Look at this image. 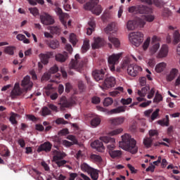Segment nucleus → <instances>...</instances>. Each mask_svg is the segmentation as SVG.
<instances>
[{
    "instance_id": "54",
    "label": "nucleus",
    "mask_w": 180,
    "mask_h": 180,
    "mask_svg": "<svg viewBox=\"0 0 180 180\" xmlns=\"http://www.w3.org/2000/svg\"><path fill=\"white\" fill-rule=\"evenodd\" d=\"M146 63L148 67H151L153 68V67H154V65H155V58H150L146 60Z\"/></svg>"
},
{
    "instance_id": "34",
    "label": "nucleus",
    "mask_w": 180,
    "mask_h": 180,
    "mask_svg": "<svg viewBox=\"0 0 180 180\" xmlns=\"http://www.w3.org/2000/svg\"><path fill=\"white\" fill-rule=\"evenodd\" d=\"M99 140L101 141H103V143H105V144H109L110 143H115V138L109 137V136H101L99 138Z\"/></svg>"
},
{
    "instance_id": "21",
    "label": "nucleus",
    "mask_w": 180,
    "mask_h": 180,
    "mask_svg": "<svg viewBox=\"0 0 180 180\" xmlns=\"http://www.w3.org/2000/svg\"><path fill=\"white\" fill-rule=\"evenodd\" d=\"M68 59V53L67 52H63V53H57L55 56V60L58 63H65Z\"/></svg>"
},
{
    "instance_id": "27",
    "label": "nucleus",
    "mask_w": 180,
    "mask_h": 180,
    "mask_svg": "<svg viewBox=\"0 0 180 180\" xmlns=\"http://www.w3.org/2000/svg\"><path fill=\"white\" fill-rule=\"evenodd\" d=\"M166 68H167V63L161 62L158 63L155 65V72H158V74H160V72H163V71H165Z\"/></svg>"
},
{
    "instance_id": "64",
    "label": "nucleus",
    "mask_w": 180,
    "mask_h": 180,
    "mask_svg": "<svg viewBox=\"0 0 180 180\" xmlns=\"http://www.w3.org/2000/svg\"><path fill=\"white\" fill-rule=\"evenodd\" d=\"M1 157H10L11 156V152L9 150L5 148L4 151L1 153Z\"/></svg>"
},
{
    "instance_id": "12",
    "label": "nucleus",
    "mask_w": 180,
    "mask_h": 180,
    "mask_svg": "<svg viewBox=\"0 0 180 180\" xmlns=\"http://www.w3.org/2000/svg\"><path fill=\"white\" fill-rule=\"evenodd\" d=\"M169 52V48L167 44H162L158 53L156 54V58H165L168 57V53Z\"/></svg>"
},
{
    "instance_id": "6",
    "label": "nucleus",
    "mask_w": 180,
    "mask_h": 180,
    "mask_svg": "<svg viewBox=\"0 0 180 180\" xmlns=\"http://www.w3.org/2000/svg\"><path fill=\"white\" fill-rule=\"evenodd\" d=\"M144 25H146V22L139 18H136V20H129L127 22V29L129 31L135 30L137 26H139V27H144Z\"/></svg>"
},
{
    "instance_id": "56",
    "label": "nucleus",
    "mask_w": 180,
    "mask_h": 180,
    "mask_svg": "<svg viewBox=\"0 0 180 180\" xmlns=\"http://www.w3.org/2000/svg\"><path fill=\"white\" fill-rule=\"evenodd\" d=\"M28 10L33 16H37V15H39V9H37L36 7L29 8Z\"/></svg>"
},
{
    "instance_id": "53",
    "label": "nucleus",
    "mask_w": 180,
    "mask_h": 180,
    "mask_svg": "<svg viewBox=\"0 0 180 180\" xmlns=\"http://www.w3.org/2000/svg\"><path fill=\"white\" fill-rule=\"evenodd\" d=\"M66 139L68 140H70L71 142V143L72 144V146H74V144H78V140L77 139V138L73 136V135H68Z\"/></svg>"
},
{
    "instance_id": "19",
    "label": "nucleus",
    "mask_w": 180,
    "mask_h": 180,
    "mask_svg": "<svg viewBox=\"0 0 180 180\" xmlns=\"http://www.w3.org/2000/svg\"><path fill=\"white\" fill-rule=\"evenodd\" d=\"M124 120H126L124 117H117L115 118H110L109 122L113 126H120V124H123L124 123Z\"/></svg>"
},
{
    "instance_id": "38",
    "label": "nucleus",
    "mask_w": 180,
    "mask_h": 180,
    "mask_svg": "<svg viewBox=\"0 0 180 180\" xmlns=\"http://www.w3.org/2000/svg\"><path fill=\"white\" fill-rule=\"evenodd\" d=\"M139 19H141V20L145 22V24H146V22H153V20H154V19H155V17H154V15H142L141 18H139Z\"/></svg>"
},
{
    "instance_id": "63",
    "label": "nucleus",
    "mask_w": 180,
    "mask_h": 180,
    "mask_svg": "<svg viewBox=\"0 0 180 180\" xmlns=\"http://www.w3.org/2000/svg\"><path fill=\"white\" fill-rule=\"evenodd\" d=\"M50 77H51L50 72H45L41 77V81H49Z\"/></svg>"
},
{
    "instance_id": "44",
    "label": "nucleus",
    "mask_w": 180,
    "mask_h": 180,
    "mask_svg": "<svg viewBox=\"0 0 180 180\" xmlns=\"http://www.w3.org/2000/svg\"><path fill=\"white\" fill-rule=\"evenodd\" d=\"M16 117H19V115L15 112L11 113V117L9 118V120L12 124H16V123H18V122L16 121Z\"/></svg>"
},
{
    "instance_id": "59",
    "label": "nucleus",
    "mask_w": 180,
    "mask_h": 180,
    "mask_svg": "<svg viewBox=\"0 0 180 180\" xmlns=\"http://www.w3.org/2000/svg\"><path fill=\"white\" fill-rule=\"evenodd\" d=\"M4 52L6 54H9L10 56H13V46H7L4 49Z\"/></svg>"
},
{
    "instance_id": "5",
    "label": "nucleus",
    "mask_w": 180,
    "mask_h": 180,
    "mask_svg": "<svg viewBox=\"0 0 180 180\" xmlns=\"http://www.w3.org/2000/svg\"><path fill=\"white\" fill-rule=\"evenodd\" d=\"M84 65V62H82V59L79 57V54H76L75 56V59L72 60L69 68L70 70H76V71H81L82 66Z\"/></svg>"
},
{
    "instance_id": "47",
    "label": "nucleus",
    "mask_w": 180,
    "mask_h": 180,
    "mask_svg": "<svg viewBox=\"0 0 180 180\" xmlns=\"http://www.w3.org/2000/svg\"><path fill=\"white\" fill-rule=\"evenodd\" d=\"M48 30H50L51 34H58L60 33V28L58 27H48Z\"/></svg>"
},
{
    "instance_id": "48",
    "label": "nucleus",
    "mask_w": 180,
    "mask_h": 180,
    "mask_svg": "<svg viewBox=\"0 0 180 180\" xmlns=\"http://www.w3.org/2000/svg\"><path fill=\"white\" fill-rule=\"evenodd\" d=\"M116 148V139H115V142H110L107 145V150L108 153L110 151H113Z\"/></svg>"
},
{
    "instance_id": "20",
    "label": "nucleus",
    "mask_w": 180,
    "mask_h": 180,
    "mask_svg": "<svg viewBox=\"0 0 180 180\" xmlns=\"http://www.w3.org/2000/svg\"><path fill=\"white\" fill-rule=\"evenodd\" d=\"M51 147L52 145L50 142H45L39 146L37 151L38 153H41V151H45L46 153H49L51 151Z\"/></svg>"
},
{
    "instance_id": "40",
    "label": "nucleus",
    "mask_w": 180,
    "mask_h": 180,
    "mask_svg": "<svg viewBox=\"0 0 180 180\" xmlns=\"http://www.w3.org/2000/svg\"><path fill=\"white\" fill-rule=\"evenodd\" d=\"M80 167L82 171H84V172H87V174H89L91 170L93 169L92 167H90L89 165L86 163L82 164Z\"/></svg>"
},
{
    "instance_id": "60",
    "label": "nucleus",
    "mask_w": 180,
    "mask_h": 180,
    "mask_svg": "<svg viewBox=\"0 0 180 180\" xmlns=\"http://www.w3.org/2000/svg\"><path fill=\"white\" fill-rule=\"evenodd\" d=\"M155 94V89L152 88L149 91H148V96H147L148 99H152Z\"/></svg>"
},
{
    "instance_id": "52",
    "label": "nucleus",
    "mask_w": 180,
    "mask_h": 180,
    "mask_svg": "<svg viewBox=\"0 0 180 180\" xmlns=\"http://www.w3.org/2000/svg\"><path fill=\"white\" fill-rule=\"evenodd\" d=\"M41 112V116H49V115H51V110L47 107H43Z\"/></svg>"
},
{
    "instance_id": "16",
    "label": "nucleus",
    "mask_w": 180,
    "mask_h": 180,
    "mask_svg": "<svg viewBox=\"0 0 180 180\" xmlns=\"http://www.w3.org/2000/svg\"><path fill=\"white\" fill-rule=\"evenodd\" d=\"M117 30H119V27H117V25L115 22L108 24L104 30L106 34H109L110 32L115 34L117 33Z\"/></svg>"
},
{
    "instance_id": "17",
    "label": "nucleus",
    "mask_w": 180,
    "mask_h": 180,
    "mask_svg": "<svg viewBox=\"0 0 180 180\" xmlns=\"http://www.w3.org/2000/svg\"><path fill=\"white\" fill-rule=\"evenodd\" d=\"M91 147L92 148H95L99 153H103L105 151V146H103V143L99 140L94 141L91 143Z\"/></svg>"
},
{
    "instance_id": "39",
    "label": "nucleus",
    "mask_w": 180,
    "mask_h": 180,
    "mask_svg": "<svg viewBox=\"0 0 180 180\" xmlns=\"http://www.w3.org/2000/svg\"><path fill=\"white\" fill-rule=\"evenodd\" d=\"M109 154L112 158H119V157H122L121 150H111Z\"/></svg>"
},
{
    "instance_id": "33",
    "label": "nucleus",
    "mask_w": 180,
    "mask_h": 180,
    "mask_svg": "<svg viewBox=\"0 0 180 180\" xmlns=\"http://www.w3.org/2000/svg\"><path fill=\"white\" fill-rule=\"evenodd\" d=\"M89 175H90L91 179L98 180V179L99 178V171L93 168L90 170Z\"/></svg>"
},
{
    "instance_id": "11",
    "label": "nucleus",
    "mask_w": 180,
    "mask_h": 180,
    "mask_svg": "<svg viewBox=\"0 0 180 180\" xmlns=\"http://www.w3.org/2000/svg\"><path fill=\"white\" fill-rule=\"evenodd\" d=\"M115 85H116V79L114 77H109L105 79L104 83L102 86H100V88L103 90L109 89V88H112Z\"/></svg>"
},
{
    "instance_id": "9",
    "label": "nucleus",
    "mask_w": 180,
    "mask_h": 180,
    "mask_svg": "<svg viewBox=\"0 0 180 180\" xmlns=\"http://www.w3.org/2000/svg\"><path fill=\"white\" fill-rule=\"evenodd\" d=\"M142 71L143 68L141 66L134 64L129 65L127 69V72L130 77H137L139 72Z\"/></svg>"
},
{
    "instance_id": "15",
    "label": "nucleus",
    "mask_w": 180,
    "mask_h": 180,
    "mask_svg": "<svg viewBox=\"0 0 180 180\" xmlns=\"http://www.w3.org/2000/svg\"><path fill=\"white\" fill-rule=\"evenodd\" d=\"M179 75V70L176 68H172L169 70V73L166 75V80L171 82L175 79Z\"/></svg>"
},
{
    "instance_id": "32",
    "label": "nucleus",
    "mask_w": 180,
    "mask_h": 180,
    "mask_svg": "<svg viewBox=\"0 0 180 180\" xmlns=\"http://www.w3.org/2000/svg\"><path fill=\"white\" fill-rule=\"evenodd\" d=\"M101 122H102V120H101L99 117H96L90 121V124L94 129H95L101 124Z\"/></svg>"
},
{
    "instance_id": "51",
    "label": "nucleus",
    "mask_w": 180,
    "mask_h": 180,
    "mask_svg": "<svg viewBox=\"0 0 180 180\" xmlns=\"http://www.w3.org/2000/svg\"><path fill=\"white\" fill-rule=\"evenodd\" d=\"M69 39H70V43H72V44L73 46H75V44H77V43L78 41V39H77V35L72 33V34H70Z\"/></svg>"
},
{
    "instance_id": "26",
    "label": "nucleus",
    "mask_w": 180,
    "mask_h": 180,
    "mask_svg": "<svg viewBox=\"0 0 180 180\" xmlns=\"http://www.w3.org/2000/svg\"><path fill=\"white\" fill-rule=\"evenodd\" d=\"M160 47H161V44L160 42L154 43L149 48V53L150 56H154V54L157 53L158 50H160Z\"/></svg>"
},
{
    "instance_id": "22",
    "label": "nucleus",
    "mask_w": 180,
    "mask_h": 180,
    "mask_svg": "<svg viewBox=\"0 0 180 180\" xmlns=\"http://www.w3.org/2000/svg\"><path fill=\"white\" fill-rule=\"evenodd\" d=\"M105 45V40L101 37L94 38V41L91 44L92 49H99V47H102V46Z\"/></svg>"
},
{
    "instance_id": "50",
    "label": "nucleus",
    "mask_w": 180,
    "mask_h": 180,
    "mask_svg": "<svg viewBox=\"0 0 180 180\" xmlns=\"http://www.w3.org/2000/svg\"><path fill=\"white\" fill-rule=\"evenodd\" d=\"M103 106H110L113 103V99L110 97L105 98L103 101Z\"/></svg>"
},
{
    "instance_id": "8",
    "label": "nucleus",
    "mask_w": 180,
    "mask_h": 180,
    "mask_svg": "<svg viewBox=\"0 0 180 180\" xmlns=\"http://www.w3.org/2000/svg\"><path fill=\"white\" fill-rule=\"evenodd\" d=\"M144 116L149 119V122H154L160 117V109H156L155 111L153 108L146 110L143 112Z\"/></svg>"
},
{
    "instance_id": "36",
    "label": "nucleus",
    "mask_w": 180,
    "mask_h": 180,
    "mask_svg": "<svg viewBox=\"0 0 180 180\" xmlns=\"http://www.w3.org/2000/svg\"><path fill=\"white\" fill-rule=\"evenodd\" d=\"M148 91H150V86H146L145 87H143L141 90H138V95L142 97H145L147 94H148Z\"/></svg>"
},
{
    "instance_id": "25",
    "label": "nucleus",
    "mask_w": 180,
    "mask_h": 180,
    "mask_svg": "<svg viewBox=\"0 0 180 180\" xmlns=\"http://www.w3.org/2000/svg\"><path fill=\"white\" fill-rule=\"evenodd\" d=\"M51 56H53V53L51 52H49L46 54L41 53L39 55V58L42 64H44L45 65L49 64V59L51 58Z\"/></svg>"
},
{
    "instance_id": "37",
    "label": "nucleus",
    "mask_w": 180,
    "mask_h": 180,
    "mask_svg": "<svg viewBox=\"0 0 180 180\" xmlns=\"http://www.w3.org/2000/svg\"><path fill=\"white\" fill-rule=\"evenodd\" d=\"M89 47H91V45L89 44V40L86 39H84L83 42V46L82 47V53H86V51L89 50Z\"/></svg>"
},
{
    "instance_id": "4",
    "label": "nucleus",
    "mask_w": 180,
    "mask_h": 180,
    "mask_svg": "<svg viewBox=\"0 0 180 180\" xmlns=\"http://www.w3.org/2000/svg\"><path fill=\"white\" fill-rule=\"evenodd\" d=\"M122 53H112L108 57V63L109 68L110 71H112V72H115V71H116V68L115 67V65H116V64H119V60H120V57H122Z\"/></svg>"
},
{
    "instance_id": "35",
    "label": "nucleus",
    "mask_w": 180,
    "mask_h": 180,
    "mask_svg": "<svg viewBox=\"0 0 180 180\" xmlns=\"http://www.w3.org/2000/svg\"><path fill=\"white\" fill-rule=\"evenodd\" d=\"M153 138L150 137H145L143 140V143L146 148H150L151 147V145L153 144Z\"/></svg>"
},
{
    "instance_id": "29",
    "label": "nucleus",
    "mask_w": 180,
    "mask_h": 180,
    "mask_svg": "<svg viewBox=\"0 0 180 180\" xmlns=\"http://www.w3.org/2000/svg\"><path fill=\"white\" fill-rule=\"evenodd\" d=\"M103 75H105V73L103 72V70H94L93 72V77L94 79L96 81H101V79H103Z\"/></svg>"
},
{
    "instance_id": "13",
    "label": "nucleus",
    "mask_w": 180,
    "mask_h": 180,
    "mask_svg": "<svg viewBox=\"0 0 180 180\" xmlns=\"http://www.w3.org/2000/svg\"><path fill=\"white\" fill-rule=\"evenodd\" d=\"M55 6L56 8H55V12L56 15H58L59 19L61 22V23L65 26L67 27V21H65V18H68V14L67 13H63V10L57 6V4H55Z\"/></svg>"
},
{
    "instance_id": "41",
    "label": "nucleus",
    "mask_w": 180,
    "mask_h": 180,
    "mask_svg": "<svg viewBox=\"0 0 180 180\" xmlns=\"http://www.w3.org/2000/svg\"><path fill=\"white\" fill-rule=\"evenodd\" d=\"M16 39L20 40V41H23V43H25V44H29V43H30V41L27 39V38H26V37L22 34H18L16 36Z\"/></svg>"
},
{
    "instance_id": "61",
    "label": "nucleus",
    "mask_w": 180,
    "mask_h": 180,
    "mask_svg": "<svg viewBox=\"0 0 180 180\" xmlns=\"http://www.w3.org/2000/svg\"><path fill=\"white\" fill-rule=\"evenodd\" d=\"M158 124H160V126H169V123L168 121H166L165 120H160L157 122Z\"/></svg>"
},
{
    "instance_id": "1",
    "label": "nucleus",
    "mask_w": 180,
    "mask_h": 180,
    "mask_svg": "<svg viewBox=\"0 0 180 180\" xmlns=\"http://www.w3.org/2000/svg\"><path fill=\"white\" fill-rule=\"evenodd\" d=\"M122 141H120L119 146L120 148L128 151L131 154H136L139 151V147H137V141L134 138L131 137V135L129 134H124L121 136Z\"/></svg>"
},
{
    "instance_id": "62",
    "label": "nucleus",
    "mask_w": 180,
    "mask_h": 180,
    "mask_svg": "<svg viewBox=\"0 0 180 180\" xmlns=\"http://www.w3.org/2000/svg\"><path fill=\"white\" fill-rule=\"evenodd\" d=\"M58 72V66L56 65L51 67L49 70L50 74H56V72Z\"/></svg>"
},
{
    "instance_id": "10",
    "label": "nucleus",
    "mask_w": 180,
    "mask_h": 180,
    "mask_svg": "<svg viewBox=\"0 0 180 180\" xmlns=\"http://www.w3.org/2000/svg\"><path fill=\"white\" fill-rule=\"evenodd\" d=\"M40 20L41 23H42V25H45V26L54 25V18L47 13L40 15Z\"/></svg>"
},
{
    "instance_id": "55",
    "label": "nucleus",
    "mask_w": 180,
    "mask_h": 180,
    "mask_svg": "<svg viewBox=\"0 0 180 180\" xmlns=\"http://www.w3.org/2000/svg\"><path fill=\"white\" fill-rule=\"evenodd\" d=\"M129 64H130V58H125L121 63V68L124 69L126 68V67H129V65H130Z\"/></svg>"
},
{
    "instance_id": "57",
    "label": "nucleus",
    "mask_w": 180,
    "mask_h": 180,
    "mask_svg": "<svg viewBox=\"0 0 180 180\" xmlns=\"http://www.w3.org/2000/svg\"><path fill=\"white\" fill-rule=\"evenodd\" d=\"M133 101V99H131V98H122L120 101V103L122 105H130V103H131V102Z\"/></svg>"
},
{
    "instance_id": "23",
    "label": "nucleus",
    "mask_w": 180,
    "mask_h": 180,
    "mask_svg": "<svg viewBox=\"0 0 180 180\" xmlns=\"http://www.w3.org/2000/svg\"><path fill=\"white\" fill-rule=\"evenodd\" d=\"M21 94H22V90L20 89L19 83H16L14 86L13 89L11 91V98H16V96H19V95H21Z\"/></svg>"
},
{
    "instance_id": "49",
    "label": "nucleus",
    "mask_w": 180,
    "mask_h": 180,
    "mask_svg": "<svg viewBox=\"0 0 180 180\" xmlns=\"http://www.w3.org/2000/svg\"><path fill=\"white\" fill-rule=\"evenodd\" d=\"M62 4L65 11H68L71 9V5H70V0H63Z\"/></svg>"
},
{
    "instance_id": "18",
    "label": "nucleus",
    "mask_w": 180,
    "mask_h": 180,
    "mask_svg": "<svg viewBox=\"0 0 180 180\" xmlns=\"http://www.w3.org/2000/svg\"><path fill=\"white\" fill-rule=\"evenodd\" d=\"M126 110H129L127 106L121 105L108 111V115H118L119 113H124Z\"/></svg>"
},
{
    "instance_id": "58",
    "label": "nucleus",
    "mask_w": 180,
    "mask_h": 180,
    "mask_svg": "<svg viewBox=\"0 0 180 180\" xmlns=\"http://www.w3.org/2000/svg\"><path fill=\"white\" fill-rule=\"evenodd\" d=\"M162 101V96L161 94L156 93L155 96L153 99V102L155 103H158L159 102H161Z\"/></svg>"
},
{
    "instance_id": "42",
    "label": "nucleus",
    "mask_w": 180,
    "mask_h": 180,
    "mask_svg": "<svg viewBox=\"0 0 180 180\" xmlns=\"http://www.w3.org/2000/svg\"><path fill=\"white\" fill-rule=\"evenodd\" d=\"M151 42V37H148L145 41L143 42L142 45V49L144 51H146V50L148 49V47H150V43Z\"/></svg>"
},
{
    "instance_id": "31",
    "label": "nucleus",
    "mask_w": 180,
    "mask_h": 180,
    "mask_svg": "<svg viewBox=\"0 0 180 180\" xmlns=\"http://www.w3.org/2000/svg\"><path fill=\"white\" fill-rule=\"evenodd\" d=\"M49 47L50 49H52V50H56V49H58L60 47V41L57 39H53L48 43Z\"/></svg>"
},
{
    "instance_id": "24",
    "label": "nucleus",
    "mask_w": 180,
    "mask_h": 180,
    "mask_svg": "<svg viewBox=\"0 0 180 180\" xmlns=\"http://www.w3.org/2000/svg\"><path fill=\"white\" fill-rule=\"evenodd\" d=\"M53 161H60L65 157V154L64 153H62L61 151H59L58 150H54L53 151Z\"/></svg>"
},
{
    "instance_id": "2",
    "label": "nucleus",
    "mask_w": 180,
    "mask_h": 180,
    "mask_svg": "<svg viewBox=\"0 0 180 180\" xmlns=\"http://www.w3.org/2000/svg\"><path fill=\"white\" fill-rule=\"evenodd\" d=\"M98 4L99 0H90L84 6V8L86 11H91V13L99 16L102 13V6Z\"/></svg>"
},
{
    "instance_id": "14",
    "label": "nucleus",
    "mask_w": 180,
    "mask_h": 180,
    "mask_svg": "<svg viewBox=\"0 0 180 180\" xmlns=\"http://www.w3.org/2000/svg\"><path fill=\"white\" fill-rule=\"evenodd\" d=\"M21 86L25 91H29L32 89V86H33V82L30 81V76H25L21 83Z\"/></svg>"
},
{
    "instance_id": "43",
    "label": "nucleus",
    "mask_w": 180,
    "mask_h": 180,
    "mask_svg": "<svg viewBox=\"0 0 180 180\" xmlns=\"http://www.w3.org/2000/svg\"><path fill=\"white\" fill-rule=\"evenodd\" d=\"M91 160L94 162H102V157L96 154H91L90 156Z\"/></svg>"
},
{
    "instance_id": "45",
    "label": "nucleus",
    "mask_w": 180,
    "mask_h": 180,
    "mask_svg": "<svg viewBox=\"0 0 180 180\" xmlns=\"http://www.w3.org/2000/svg\"><path fill=\"white\" fill-rule=\"evenodd\" d=\"M123 131V128H118L114 129L108 133V136H117V134H120Z\"/></svg>"
},
{
    "instance_id": "28",
    "label": "nucleus",
    "mask_w": 180,
    "mask_h": 180,
    "mask_svg": "<svg viewBox=\"0 0 180 180\" xmlns=\"http://www.w3.org/2000/svg\"><path fill=\"white\" fill-rule=\"evenodd\" d=\"M60 106V109H64V108H70V106L72 105V103L68 102L65 97L60 98V103H58Z\"/></svg>"
},
{
    "instance_id": "30",
    "label": "nucleus",
    "mask_w": 180,
    "mask_h": 180,
    "mask_svg": "<svg viewBox=\"0 0 180 180\" xmlns=\"http://www.w3.org/2000/svg\"><path fill=\"white\" fill-rule=\"evenodd\" d=\"M108 40L115 47H120V41H119V39H117L115 37H114L112 34H110L108 36Z\"/></svg>"
},
{
    "instance_id": "7",
    "label": "nucleus",
    "mask_w": 180,
    "mask_h": 180,
    "mask_svg": "<svg viewBox=\"0 0 180 180\" xmlns=\"http://www.w3.org/2000/svg\"><path fill=\"white\" fill-rule=\"evenodd\" d=\"M128 12L129 13H133L134 15H137V13H148L150 12V8L144 6H132L128 8Z\"/></svg>"
},
{
    "instance_id": "3",
    "label": "nucleus",
    "mask_w": 180,
    "mask_h": 180,
    "mask_svg": "<svg viewBox=\"0 0 180 180\" xmlns=\"http://www.w3.org/2000/svg\"><path fill=\"white\" fill-rule=\"evenodd\" d=\"M143 39H144V34L140 32H131L129 34V40L130 43L136 47H139V46L143 43Z\"/></svg>"
},
{
    "instance_id": "46",
    "label": "nucleus",
    "mask_w": 180,
    "mask_h": 180,
    "mask_svg": "<svg viewBox=\"0 0 180 180\" xmlns=\"http://www.w3.org/2000/svg\"><path fill=\"white\" fill-rule=\"evenodd\" d=\"M123 91V87H118L117 88L116 90L113 91H110V96H117V95H119V94H120V92Z\"/></svg>"
}]
</instances>
